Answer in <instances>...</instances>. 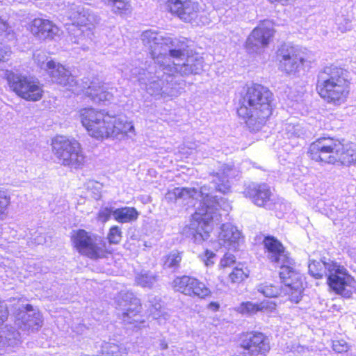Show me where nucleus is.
Masks as SVG:
<instances>
[{
  "instance_id": "f257e3e1",
  "label": "nucleus",
  "mask_w": 356,
  "mask_h": 356,
  "mask_svg": "<svg viewBox=\"0 0 356 356\" xmlns=\"http://www.w3.org/2000/svg\"><path fill=\"white\" fill-rule=\"evenodd\" d=\"M141 40L159 66L154 76L148 78L149 83H145L151 95L175 96L177 92L170 83L175 73L188 75L202 72L203 58L198 54L189 55L184 42L152 30L144 31Z\"/></svg>"
},
{
  "instance_id": "f03ea898",
  "label": "nucleus",
  "mask_w": 356,
  "mask_h": 356,
  "mask_svg": "<svg viewBox=\"0 0 356 356\" xmlns=\"http://www.w3.org/2000/svg\"><path fill=\"white\" fill-rule=\"evenodd\" d=\"M79 118L88 134L98 140L108 138L122 139L136 135L131 122L111 115L104 110L83 108L79 111Z\"/></svg>"
},
{
  "instance_id": "7ed1b4c3",
  "label": "nucleus",
  "mask_w": 356,
  "mask_h": 356,
  "mask_svg": "<svg viewBox=\"0 0 356 356\" xmlns=\"http://www.w3.org/2000/svg\"><path fill=\"white\" fill-rule=\"evenodd\" d=\"M272 92L259 84L249 86L240 102L238 115L252 131H259L272 113Z\"/></svg>"
},
{
  "instance_id": "20e7f679",
  "label": "nucleus",
  "mask_w": 356,
  "mask_h": 356,
  "mask_svg": "<svg viewBox=\"0 0 356 356\" xmlns=\"http://www.w3.org/2000/svg\"><path fill=\"white\" fill-rule=\"evenodd\" d=\"M351 84L348 70L341 65L330 64L318 73L316 91L325 102L339 106L348 99Z\"/></svg>"
},
{
  "instance_id": "39448f33",
  "label": "nucleus",
  "mask_w": 356,
  "mask_h": 356,
  "mask_svg": "<svg viewBox=\"0 0 356 356\" xmlns=\"http://www.w3.org/2000/svg\"><path fill=\"white\" fill-rule=\"evenodd\" d=\"M313 160L321 163L356 164V145L344 139L323 137L313 142Z\"/></svg>"
},
{
  "instance_id": "423d86ee",
  "label": "nucleus",
  "mask_w": 356,
  "mask_h": 356,
  "mask_svg": "<svg viewBox=\"0 0 356 356\" xmlns=\"http://www.w3.org/2000/svg\"><path fill=\"white\" fill-rule=\"evenodd\" d=\"M265 253L268 260L280 265V277L286 284V289H293V298L297 300L302 289V275L291 266L292 259L289 257L282 244L272 236H267L263 241Z\"/></svg>"
},
{
  "instance_id": "0eeeda50",
  "label": "nucleus",
  "mask_w": 356,
  "mask_h": 356,
  "mask_svg": "<svg viewBox=\"0 0 356 356\" xmlns=\"http://www.w3.org/2000/svg\"><path fill=\"white\" fill-rule=\"evenodd\" d=\"M189 191L195 192V194L190 195V198L192 200L200 198V207L192 216L189 230L194 242L200 243L209 238L212 231L211 220L214 217L211 215L213 211L211 204L216 201V196L211 195V188L207 186H202L200 190L193 188H189Z\"/></svg>"
},
{
  "instance_id": "6e6552de",
  "label": "nucleus",
  "mask_w": 356,
  "mask_h": 356,
  "mask_svg": "<svg viewBox=\"0 0 356 356\" xmlns=\"http://www.w3.org/2000/svg\"><path fill=\"white\" fill-rule=\"evenodd\" d=\"M68 17L72 24L67 29L73 43L81 44L86 38L93 40V29L98 23L95 15L81 6H75L70 8Z\"/></svg>"
},
{
  "instance_id": "1a4fd4ad",
  "label": "nucleus",
  "mask_w": 356,
  "mask_h": 356,
  "mask_svg": "<svg viewBox=\"0 0 356 356\" xmlns=\"http://www.w3.org/2000/svg\"><path fill=\"white\" fill-rule=\"evenodd\" d=\"M52 152L61 165L71 168H81L85 163V156L80 143L75 139L58 136L52 140Z\"/></svg>"
},
{
  "instance_id": "9d476101",
  "label": "nucleus",
  "mask_w": 356,
  "mask_h": 356,
  "mask_svg": "<svg viewBox=\"0 0 356 356\" xmlns=\"http://www.w3.org/2000/svg\"><path fill=\"white\" fill-rule=\"evenodd\" d=\"M4 77L11 91L26 101L36 102L43 95V89L39 81L18 72L6 70Z\"/></svg>"
},
{
  "instance_id": "9b49d317",
  "label": "nucleus",
  "mask_w": 356,
  "mask_h": 356,
  "mask_svg": "<svg viewBox=\"0 0 356 356\" xmlns=\"http://www.w3.org/2000/svg\"><path fill=\"white\" fill-rule=\"evenodd\" d=\"M327 284L330 290L344 298H350L356 290V280L348 270L337 262H331Z\"/></svg>"
},
{
  "instance_id": "f8f14e48",
  "label": "nucleus",
  "mask_w": 356,
  "mask_h": 356,
  "mask_svg": "<svg viewBox=\"0 0 356 356\" xmlns=\"http://www.w3.org/2000/svg\"><path fill=\"white\" fill-rule=\"evenodd\" d=\"M71 238L74 247L80 254L94 259L105 257V245L100 237L84 229H78L72 232Z\"/></svg>"
},
{
  "instance_id": "ddd939ff",
  "label": "nucleus",
  "mask_w": 356,
  "mask_h": 356,
  "mask_svg": "<svg viewBox=\"0 0 356 356\" xmlns=\"http://www.w3.org/2000/svg\"><path fill=\"white\" fill-rule=\"evenodd\" d=\"M117 309L122 320L129 324L143 323L140 315L141 305L139 300L130 292L120 293L117 299ZM137 326V325H136Z\"/></svg>"
},
{
  "instance_id": "4468645a",
  "label": "nucleus",
  "mask_w": 356,
  "mask_h": 356,
  "mask_svg": "<svg viewBox=\"0 0 356 356\" xmlns=\"http://www.w3.org/2000/svg\"><path fill=\"white\" fill-rule=\"evenodd\" d=\"M239 345L243 356H266L270 349L268 338L257 332L243 334Z\"/></svg>"
},
{
  "instance_id": "2eb2a0df",
  "label": "nucleus",
  "mask_w": 356,
  "mask_h": 356,
  "mask_svg": "<svg viewBox=\"0 0 356 356\" xmlns=\"http://www.w3.org/2000/svg\"><path fill=\"white\" fill-rule=\"evenodd\" d=\"M171 285L175 291L189 296L205 298L211 293L209 288L204 282L186 275L176 277Z\"/></svg>"
},
{
  "instance_id": "dca6fc26",
  "label": "nucleus",
  "mask_w": 356,
  "mask_h": 356,
  "mask_svg": "<svg viewBox=\"0 0 356 356\" xmlns=\"http://www.w3.org/2000/svg\"><path fill=\"white\" fill-rule=\"evenodd\" d=\"M81 92L91 99L95 103L109 102L113 99L116 89L108 83L102 82L98 78H93L89 82L81 84Z\"/></svg>"
},
{
  "instance_id": "f3484780",
  "label": "nucleus",
  "mask_w": 356,
  "mask_h": 356,
  "mask_svg": "<svg viewBox=\"0 0 356 356\" xmlns=\"http://www.w3.org/2000/svg\"><path fill=\"white\" fill-rule=\"evenodd\" d=\"M279 69L286 74H295L304 65L301 52L293 47H282L278 53Z\"/></svg>"
},
{
  "instance_id": "a211bd4d",
  "label": "nucleus",
  "mask_w": 356,
  "mask_h": 356,
  "mask_svg": "<svg viewBox=\"0 0 356 356\" xmlns=\"http://www.w3.org/2000/svg\"><path fill=\"white\" fill-rule=\"evenodd\" d=\"M273 25L269 21L261 22L253 29L246 40V49L249 52L258 53L266 47L273 35Z\"/></svg>"
},
{
  "instance_id": "6ab92c4d",
  "label": "nucleus",
  "mask_w": 356,
  "mask_h": 356,
  "mask_svg": "<svg viewBox=\"0 0 356 356\" xmlns=\"http://www.w3.org/2000/svg\"><path fill=\"white\" fill-rule=\"evenodd\" d=\"M52 81L64 87L66 90L79 95L82 90L76 78L63 65L54 62L47 72Z\"/></svg>"
},
{
  "instance_id": "aec40b11",
  "label": "nucleus",
  "mask_w": 356,
  "mask_h": 356,
  "mask_svg": "<svg viewBox=\"0 0 356 356\" xmlns=\"http://www.w3.org/2000/svg\"><path fill=\"white\" fill-rule=\"evenodd\" d=\"M166 5L172 13L188 22L195 19L200 10V4L196 0H168Z\"/></svg>"
},
{
  "instance_id": "412c9836",
  "label": "nucleus",
  "mask_w": 356,
  "mask_h": 356,
  "mask_svg": "<svg viewBox=\"0 0 356 356\" xmlns=\"http://www.w3.org/2000/svg\"><path fill=\"white\" fill-rule=\"evenodd\" d=\"M211 175L216 191L227 193L231 189L230 179L238 175V170L233 165L222 164L218 171L213 172Z\"/></svg>"
},
{
  "instance_id": "4be33fe9",
  "label": "nucleus",
  "mask_w": 356,
  "mask_h": 356,
  "mask_svg": "<svg viewBox=\"0 0 356 356\" xmlns=\"http://www.w3.org/2000/svg\"><path fill=\"white\" fill-rule=\"evenodd\" d=\"M15 323L22 330L34 332L42 327V318L40 312L34 310L31 305H27L25 311L19 314Z\"/></svg>"
},
{
  "instance_id": "5701e85b",
  "label": "nucleus",
  "mask_w": 356,
  "mask_h": 356,
  "mask_svg": "<svg viewBox=\"0 0 356 356\" xmlns=\"http://www.w3.org/2000/svg\"><path fill=\"white\" fill-rule=\"evenodd\" d=\"M31 33L40 40L54 39L60 33L59 28L48 19L35 18L29 25Z\"/></svg>"
},
{
  "instance_id": "b1692460",
  "label": "nucleus",
  "mask_w": 356,
  "mask_h": 356,
  "mask_svg": "<svg viewBox=\"0 0 356 356\" xmlns=\"http://www.w3.org/2000/svg\"><path fill=\"white\" fill-rule=\"evenodd\" d=\"M244 195L257 206L265 207L271 200L272 193L268 185L253 183L245 188Z\"/></svg>"
},
{
  "instance_id": "393cba45",
  "label": "nucleus",
  "mask_w": 356,
  "mask_h": 356,
  "mask_svg": "<svg viewBox=\"0 0 356 356\" xmlns=\"http://www.w3.org/2000/svg\"><path fill=\"white\" fill-rule=\"evenodd\" d=\"M241 239V234L237 227L229 224H223L218 235V243L229 250H235L238 248Z\"/></svg>"
},
{
  "instance_id": "a878e982",
  "label": "nucleus",
  "mask_w": 356,
  "mask_h": 356,
  "mask_svg": "<svg viewBox=\"0 0 356 356\" xmlns=\"http://www.w3.org/2000/svg\"><path fill=\"white\" fill-rule=\"evenodd\" d=\"M282 282L284 284V286H282L281 288L278 285H274L273 284L264 283V284H261L258 285L257 286V290L258 292L261 293L264 296L268 297V298L277 297L282 294L287 295V296H289V300L291 302H298L302 298V292L304 290V277L302 276V290L300 293V296L296 301L293 300V296H292L293 295V292L294 291V290L292 289H289V290H286V284L282 281Z\"/></svg>"
},
{
  "instance_id": "bb28decb",
  "label": "nucleus",
  "mask_w": 356,
  "mask_h": 356,
  "mask_svg": "<svg viewBox=\"0 0 356 356\" xmlns=\"http://www.w3.org/2000/svg\"><path fill=\"white\" fill-rule=\"evenodd\" d=\"M275 304L272 302L263 301L259 303H255L250 301L243 302L237 307V312L246 315L252 316L258 312L270 311L275 309Z\"/></svg>"
},
{
  "instance_id": "cd10ccee",
  "label": "nucleus",
  "mask_w": 356,
  "mask_h": 356,
  "mask_svg": "<svg viewBox=\"0 0 356 356\" xmlns=\"http://www.w3.org/2000/svg\"><path fill=\"white\" fill-rule=\"evenodd\" d=\"M20 334L13 327L6 325L0 334V348H13L21 343Z\"/></svg>"
},
{
  "instance_id": "c85d7f7f",
  "label": "nucleus",
  "mask_w": 356,
  "mask_h": 356,
  "mask_svg": "<svg viewBox=\"0 0 356 356\" xmlns=\"http://www.w3.org/2000/svg\"><path fill=\"white\" fill-rule=\"evenodd\" d=\"M211 206H212L213 208V211L211 215L214 217L211 220V225L213 228V222L214 221L218 222L220 220V217L222 215L219 213V211L222 210L225 212V215H227V213L231 210L232 207L227 200L222 197L217 198V197H216V201L211 202Z\"/></svg>"
},
{
  "instance_id": "c756f323",
  "label": "nucleus",
  "mask_w": 356,
  "mask_h": 356,
  "mask_svg": "<svg viewBox=\"0 0 356 356\" xmlns=\"http://www.w3.org/2000/svg\"><path fill=\"white\" fill-rule=\"evenodd\" d=\"M138 213L134 207H123L113 211V217L120 223H127L138 218Z\"/></svg>"
},
{
  "instance_id": "7c9ffc66",
  "label": "nucleus",
  "mask_w": 356,
  "mask_h": 356,
  "mask_svg": "<svg viewBox=\"0 0 356 356\" xmlns=\"http://www.w3.org/2000/svg\"><path fill=\"white\" fill-rule=\"evenodd\" d=\"M193 191H189L187 188H175L169 191L165 195V200L168 202H175L179 199H190V195L195 194Z\"/></svg>"
},
{
  "instance_id": "2f4dec72",
  "label": "nucleus",
  "mask_w": 356,
  "mask_h": 356,
  "mask_svg": "<svg viewBox=\"0 0 356 356\" xmlns=\"http://www.w3.org/2000/svg\"><path fill=\"white\" fill-rule=\"evenodd\" d=\"M102 1L110 6L115 13L127 14L131 13V5L127 0H102Z\"/></svg>"
},
{
  "instance_id": "473e14b6",
  "label": "nucleus",
  "mask_w": 356,
  "mask_h": 356,
  "mask_svg": "<svg viewBox=\"0 0 356 356\" xmlns=\"http://www.w3.org/2000/svg\"><path fill=\"white\" fill-rule=\"evenodd\" d=\"M136 282L142 287H152L157 281V277L153 273L143 271L136 276Z\"/></svg>"
},
{
  "instance_id": "72a5a7b5",
  "label": "nucleus",
  "mask_w": 356,
  "mask_h": 356,
  "mask_svg": "<svg viewBox=\"0 0 356 356\" xmlns=\"http://www.w3.org/2000/svg\"><path fill=\"white\" fill-rule=\"evenodd\" d=\"M284 137L291 138L300 137L304 134V130L300 124H296L291 122L286 123L282 130Z\"/></svg>"
},
{
  "instance_id": "f704fd0d",
  "label": "nucleus",
  "mask_w": 356,
  "mask_h": 356,
  "mask_svg": "<svg viewBox=\"0 0 356 356\" xmlns=\"http://www.w3.org/2000/svg\"><path fill=\"white\" fill-rule=\"evenodd\" d=\"M182 259L181 253L174 250L165 257L164 266L168 268H177Z\"/></svg>"
},
{
  "instance_id": "c9c22d12",
  "label": "nucleus",
  "mask_w": 356,
  "mask_h": 356,
  "mask_svg": "<svg viewBox=\"0 0 356 356\" xmlns=\"http://www.w3.org/2000/svg\"><path fill=\"white\" fill-rule=\"evenodd\" d=\"M331 263H318L314 265L315 269L313 270V277L316 279H322L323 277L327 278V275L330 274V267Z\"/></svg>"
},
{
  "instance_id": "e433bc0d",
  "label": "nucleus",
  "mask_w": 356,
  "mask_h": 356,
  "mask_svg": "<svg viewBox=\"0 0 356 356\" xmlns=\"http://www.w3.org/2000/svg\"><path fill=\"white\" fill-rule=\"evenodd\" d=\"M87 190L91 193L92 197L98 200L101 197V193L103 188V184L95 180H88L86 184Z\"/></svg>"
},
{
  "instance_id": "4c0bfd02",
  "label": "nucleus",
  "mask_w": 356,
  "mask_h": 356,
  "mask_svg": "<svg viewBox=\"0 0 356 356\" xmlns=\"http://www.w3.org/2000/svg\"><path fill=\"white\" fill-rule=\"evenodd\" d=\"M34 60L37 65L42 69L47 72L54 62L52 59H49L44 53L40 52L34 54Z\"/></svg>"
},
{
  "instance_id": "58836bf2",
  "label": "nucleus",
  "mask_w": 356,
  "mask_h": 356,
  "mask_svg": "<svg viewBox=\"0 0 356 356\" xmlns=\"http://www.w3.org/2000/svg\"><path fill=\"white\" fill-rule=\"evenodd\" d=\"M0 37L8 39L14 37V31L12 26L1 18H0Z\"/></svg>"
},
{
  "instance_id": "ea45409f",
  "label": "nucleus",
  "mask_w": 356,
  "mask_h": 356,
  "mask_svg": "<svg viewBox=\"0 0 356 356\" xmlns=\"http://www.w3.org/2000/svg\"><path fill=\"white\" fill-rule=\"evenodd\" d=\"M332 350L337 353H346L350 349V346L343 339H336L332 342Z\"/></svg>"
},
{
  "instance_id": "a19ab883",
  "label": "nucleus",
  "mask_w": 356,
  "mask_h": 356,
  "mask_svg": "<svg viewBox=\"0 0 356 356\" xmlns=\"http://www.w3.org/2000/svg\"><path fill=\"white\" fill-rule=\"evenodd\" d=\"M161 305L159 302L152 305L151 313L154 319H157L160 324L163 323V320L166 321L169 318V314L161 311Z\"/></svg>"
},
{
  "instance_id": "79ce46f5",
  "label": "nucleus",
  "mask_w": 356,
  "mask_h": 356,
  "mask_svg": "<svg viewBox=\"0 0 356 356\" xmlns=\"http://www.w3.org/2000/svg\"><path fill=\"white\" fill-rule=\"evenodd\" d=\"M107 238L110 243L118 244L122 239V231L118 226H113L110 228Z\"/></svg>"
},
{
  "instance_id": "37998d69",
  "label": "nucleus",
  "mask_w": 356,
  "mask_h": 356,
  "mask_svg": "<svg viewBox=\"0 0 356 356\" xmlns=\"http://www.w3.org/2000/svg\"><path fill=\"white\" fill-rule=\"evenodd\" d=\"M200 259L207 267L212 266L216 261V254L210 250H205L203 253L199 254Z\"/></svg>"
},
{
  "instance_id": "c03bdc74",
  "label": "nucleus",
  "mask_w": 356,
  "mask_h": 356,
  "mask_svg": "<svg viewBox=\"0 0 356 356\" xmlns=\"http://www.w3.org/2000/svg\"><path fill=\"white\" fill-rule=\"evenodd\" d=\"M248 275L241 268H235L229 274V278L232 283H239L242 282Z\"/></svg>"
},
{
  "instance_id": "a18cd8bd",
  "label": "nucleus",
  "mask_w": 356,
  "mask_h": 356,
  "mask_svg": "<svg viewBox=\"0 0 356 356\" xmlns=\"http://www.w3.org/2000/svg\"><path fill=\"white\" fill-rule=\"evenodd\" d=\"M10 203V196L6 191L0 190V214L5 212Z\"/></svg>"
},
{
  "instance_id": "49530a36",
  "label": "nucleus",
  "mask_w": 356,
  "mask_h": 356,
  "mask_svg": "<svg viewBox=\"0 0 356 356\" xmlns=\"http://www.w3.org/2000/svg\"><path fill=\"white\" fill-rule=\"evenodd\" d=\"M113 210L111 207H102L98 212V219L102 222L107 221L111 215L113 216Z\"/></svg>"
},
{
  "instance_id": "de8ad7c7",
  "label": "nucleus",
  "mask_w": 356,
  "mask_h": 356,
  "mask_svg": "<svg viewBox=\"0 0 356 356\" xmlns=\"http://www.w3.org/2000/svg\"><path fill=\"white\" fill-rule=\"evenodd\" d=\"M235 263V257L230 253L225 254L224 257L220 261V266L221 268H225L230 266Z\"/></svg>"
},
{
  "instance_id": "09e8293b",
  "label": "nucleus",
  "mask_w": 356,
  "mask_h": 356,
  "mask_svg": "<svg viewBox=\"0 0 356 356\" xmlns=\"http://www.w3.org/2000/svg\"><path fill=\"white\" fill-rule=\"evenodd\" d=\"M11 53L10 48L8 46L0 44V61L8 60Z\"/></svg>"
},
{
  "instance_id": "8fccbe9b",
  "label": "nucleus",
  "mask_w": 356,
  "mask_h": 356,
  "mask_svg": "<svg viewBox=\"0 0 356 356\" xmlns=\"http://www.w3.org/2000/svg\"><path fill=\"white\" fill-rule=\"evenodd\" d=\"M8 312L7 306L4 302H0V325H1L8 318Z\"/></svg>"
},
{
  "instance_id": "3c124183",
  "label": "nucleus",
  "mask_w": 356,
  "mask_h": 356,
  "mask_svg": "<svg viewBox=\"0 0 356 356\" xmlns=\"http://www.w3.org/2000/svg\"><path fill=\"white\" fill-rule=\"evenodd\" d=\"M208 309L212 311H217L219 309V304L216 302H211L208 305Z\"/></svg>"
},
{
  "instance_id": "603ef678",
  "label": "nucleus",
  "mask_w": 356,
  "mask_h": 356,
  "mask_svg": "<svg viewBox=\"0 0 356 356\" xmlns=\"http://www.w3.org/2000/svg\"><path fill=\"white\" fill-rule=\"evenodd\" d=\"M159 347L161 350H165L168 347V343L165 340H161Z\"/></svg>"
},
{
  "instance_id": "864d4df0",
  "label": "nucleus",
  "mask_w": 356,
  "mask_h": 356,
  "mask_svg": "<svg viewBox=\"0 0 356 356\" xmlns=\"http://www.w3.org/2000/svg\"><path fill=\"white\" fill-rule=\"evenodd\" d=\"M187 147L189 149H195L197 147V145L195 143H193V144H191V145L188 144Z\"/></svg>"
},
{
  "instance_id": "5fc2aeb1",
  "label": "nucleus",
  "mask_w": 356,
  "mask_h": 356,
  "mask_svg": "<svg viewBox=\"0 0 356 356\" xmlns=\"http://www.w3.org/2000/svg\"><path fill=\"white\" fill-rule=\"evenodd\" d=\"M189 200H191V201H193V200H192L191 198H190ZM191 203H192V202H191ZM188 204H190V202H188Z\"/></svg>"
}]
</instances>
